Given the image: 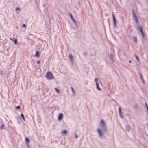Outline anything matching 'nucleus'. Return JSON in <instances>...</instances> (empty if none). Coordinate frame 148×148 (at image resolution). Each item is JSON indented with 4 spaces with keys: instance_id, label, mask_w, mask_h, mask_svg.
<instances>
[{
    "instance_id": "1",
    "label": "nucleus",
    "mask_w": 148,
    "mask_h": 148,
    "mask_svg": "<svg viewBox=\"0 0 148 148\" xmlns=\"http://www.w3.org/2000/svg\"><path fill=\"white\" fill-rule=\"evenodd\" d=\"M107 131V129H104L100 127H98L96 129V132L98 136L100 138L102 139L106 132Z\"/></svg>"
},
{
    "instance_id": "2",
    "label": "nucleus",
    "mask_w": 148,
    "mask_h": 148,
    "mask_svg": "<svg viewBox=\"0 0 148 148\" xmlns=\"http://www.w3.org/2000/svg\"><path fill=\"white\" fill-rule=\"evenodd\" d=\"M98 127L107 129V125L105 121L103 119H101L99 121V126Z\"/></svg>"
},
{
    "instance_id": "3",
    "label": "nucleus",
    "mask_w": 148,
    "mask_h": 148,
    "mask_svg": "<svg viewBox=\"0 0 148 148\" xmlns=\"http://www.w3.org/2000/svg\"><path fill=\"white\" fill-rule=\"evenodd\" d=\"M46 77L48 79L51 80L53 79L54 76L53 74L51 72H48L46 74Z\"/></svg>"
},
{
    "instance_id": "4",
    "label": "nucleus",
    "mask_w": 148,
    "mask_h": 148,
    "mask_svg": "<svg viewBox=\"0 0 148 148\" xmlns=\"http://www.w3.org/2000/svg\"><path fill=\"white\" fill-rule=\"evenodd\" d=\"M133 16L135 22L137 24H138V18L136 13L134 12H132Z\"/></svg>"
},
{
    "instance_id": "5",
    "label": "nucleus",
    "mask_w": 148,
    "mask_h": 148,
    "mask_svg": "<svg viewBox=\"0 0 148 148\" xmlns=\"http://www.w3.org/2000/svg\"><path fill=\"white\" fill-rule=\"evenodd\" d=\"M137 24L138 25L137 27V29L138 31H139L140 32L141 34V35L142 36L143 38H144L145 37V35L143 32L142 28L140 25H138V24Z\"/></svg>"
},
{
    "instance_id": "6",
    "label": "nucleus",
    "mask_w": 148,
    "mask_h": 148,
    "mask_svg": "<svg viewBox=\"0 0 148 148\" xmlns=\"http://www.w3.org/2000/svg\"><path fill=\"white\" fill-rule=\"evenodd\" d=\"M70 16L71 19L73 22L76 27H78V25L77 21L74 18L72 15L71 14Z\"/></svg>"
},
{
    "instance_id": "7",
    "label": "nucleus",
    "mask_w": 148,
    "mask_h": 148,
    "mask_svg": "<svg viewBox=\"0 0 148 148\" xmlns=\"http://www.w3.org/2000/svg\"><path fill=\"white\" fill-rule=\"evenodd\" d=\"M96 88L97 90L99 91L101 90L103 86L102 84H96Z\"/></svg>"
},
{
    "instance_id": "8",
    "label": "nucleus",
    "mask_w": 148,
    "mask_h": 148,
    "mask_svg": "<svg viewBox=\"0 0 148 148\" xmlns=\"http://www.w3.org/2000/svg\"><path fill=\"white\" fill-rule=\"evenodd\" d=\"M69 58L71 63L73 64L74 62L73 56L71 54H70L69 56Z\"/></svg>"
},
{
    "instance_id": "9",
    "label": "nucleus",
    "mask_w": 148,
    "mask_h": 148,
    "mask_svg": "<svg viewBox=\"0 0 148 148\" xmlns=\"http://www.w3.org/2000/svg\"><path fill=\"white\" fill-rule=\"evenodd\" d=\"M119 112L120 117L122 119L123 118V116L121 111V108L120 107H119Z\"/></svg>"
},
{
    "instance_id": "10",
    "label": "nucleus",
    "mask_w": 148,
    "mask_h": 148,
    "mask_svg": "<svg viewBox=\"0 0 148 148\" xmlns=\"http://www.w3.org/2000/svg\"><path fill=\"white\" fill-rule=\"evenodd\" d=\"M21 10V8L19 6L16 7L15 10L16 12L18 14L20 13Z\"/></svg>"
},
{
    "instance_id": "11",
    "label": "nucleus",
    "mask_w": 148,
    "mask_h": 148,
    "mask_svg": "<svg viewBox=\"0 0 148 148\" xmlns=\"http://www.w3.org/2000/svg\"><path fill=\"white\" fill-rule=\"evenodd\" d=\"M61 133L63 136H66L67 134V131L66 130H63L61 131Z\"/></svg>"
},
{
    "instance_id": "12",
    "label": "nucleus",
    "mask_w": 148,
    "mask_h": 148,
    "mask_svg": "<svg viewBox=\"0 0 148 148\" xmlns=\"http://www.w3.org/2000/svg\"><path fill=\"white\" fill-rule=\"evenodd\" d=\"M40 53L39 51H36V52L35 56L37 58H39L40 56Z\"/></svg>"
},
{
    "instance_id": "13",
    "label": "nucleus",
    "mask_w": 148,
    "mask_h": 148,
    "mask_svg": "<svg viewBox=\"0 0 148 148\" xmlns=\"http://www.w3.org/2000/svg\"><path fill=\"white\" fill-rule=\"evenodd\" d=\"M63 117V115L62 114H60L58 117V119L59 120H62Z\"/></svg>"
},
{
    "instance_id": "14",
    "label": "nucleus",
    "mask_w": 148,
    "mask_h": 148,
    "mask_svg": "<svg viewBox=\"0 0 148 148\" xmlns=\"http://www.w3.org/2000/svg\"><path fill=\"white\" fill-rule=\"evenodd\" d=\"M12 41L14 42V44L15 45H16L18 43V40L17 39L13 38V39L12 40Z\"/></svg>"
},
{
    "instance_id": "15",
    "label": "nucleus",
    "mask_w": 148,
    "mask_h": 148,
    "mask_svg": "<svg viewBox=\"0 0 148 148\" xmlns=\"http://www.w3.org/2000/svg\"><path fill=\"white\" fill-rule=\"evenodd\" d=\"M5 127V125L3 123H1V126H0V128L1 129H4Z\"/></svg>"
},
{
    "instance_id": "16",
    "label": "nucleus",
    "mask_w": 148,
    "mask_h": 148,
    "mask_svg": "<svg viewBox=\"0 0 148 148\" xmlns=\"http://www.w3.org/2000/svg\"><path fill=\"white\" fill-rule=\"evenodd\" d=\"M71 89L73 95L74 96H75V92L74 91V89L73 87H71Z\"/></svg>"
},
{
    "instance_id": "17",
    "label": "nucleus",
    "mask_w": 148,
    "mask_h": 148,
    "mask_svg": "<svg viewBox=\"0 0 148 148\" xmlns=\"http://www.w3.org/2000/svg\"><path fill=\"white\" fill-rule=\"evenodd\" d=\"M29 142L30 140L28 138H26L25 142L27 145H28Z\"/></svg>"
},
{
    "instance_id": "18",
    "label": "nucleus",
    "mask_w": 148,
    "mask_h": 148,
    "mask_svg": "<svg viewBox=\"0 0 148 148\" xmlns=\"http://www.w3.org/2000/svg\"><path fill=\"white\" fill-rule=\"evenodd\" d=\"M95 82L96 83H98V82H101L100 79L97 78L95 79Z\"/></svg>"
},
{
    "instance_id": "19",
    "label": "nucleus",
    "mask_w": 148,
    "mask_h": 148,
    "mask_svg": "<svg viewBox=\"0 0 148 148\" xmlns=\"http://www.w3.org/2000/svg\"><path fill=\"white\" fill-rule=\"evenodd\" d=\"M113 23L114 25V26H116V19H113Z\"/></svg>"
},
{
    "instance_id": "20",
    "label": "nucleus",
    "mask_w": 148,
    "mask_h": 148,
    "mask_svg": "<svg viewBox=\"0 0 148 148\" xmlns=\"http://www.w3.org/2000/svg\"><path fill=\"white\" fill-rule=\"evenodd\" d=\"M21 117L22 118V119L24 121H25V118L24 116L23 115V114H22L21 115Z\"/></svg>"
},
{
    "instance_id": "21",
    "label": "nucleus",
    "mask_w": 148,
    "mask_h": 148,
    "mask_svg": "<svg viewBox=\"0 0 148 148\" xmlns=\"http://www.w3.org/2000/svg\"><path fill=\"white\" fill-rule=\"evenodd\" d=\"M55 90L56 91V92L57 93L59 94V93H60V91L58 89H57V88H55Z\"/></svg>"
},
{
    "instance_id": "22",
    "label": "nucleus",
    "mask_w": 148,
    "mask_h": 148,
    "mask_svg": "<svg viewBox=\"0 0 148 148\" xmlns=\"http://www.w3.org/2000/svg\"><path fill=\"white\" fill-rule=\"evenodd\" d=\"M133 41L134 42H136L137 41V37H134V38Z\"/></svg>"
},
{
    "instance_id": "23",
    "label": "nucleus",
    "mask_w": 148,
    "mask_h": 148,
    "mask_svg": "<svg viewBox=\"0 0 148 148\" xmlns=\"http://www.w3.org/2000/svg\"><path fill=\"white\" fill-rule=\"evenodd\" d=\"M74 137H75V139H77V138H78V135L77 134H75V136H74Z\"/></svg>"
},
{
    "instance_id": "24",
    "label": "nucleus",
    "mask_w": 148,
    "mask_h": 148,
    "mask_svg": "<svg viewBox=\"0 0 148 148\" xmlns=\"http://www.w3.org/2000/svg\"><path fill=\"white\" fill-rule=\"evenodd\" d=\"M22 27L25 28H26V25L25 24H23L22 25Z\"/></svg>"
},
{
    "instance_id": "25",
    "label": "nucleus",
    "mask_w": 148,
    "mask_h": 148,
    "mask_svg": "<svg viewBox=\"0 0 148 148\" xmlns=\"http://www.w3.org/2000/svg\"><path fill=\"white\" fill-rule=\"evenodd\" d=\"M40 61L39 60H37V61H36V63L38 64H40Z\"/></svg>"
},
{
    "instance_id": "26",
    "label": "nucleus",
    "mask_w": 148,
    "mask_h": 148,
    "mask_svg": "<svg viewBox=\"0 0 148 148\" xmlns=\"http://www.w3.org/2000/svg\"><path fill=\"white\" fill-rule=\"evenodd\" d=\"M16 108L17 109H20V106H18L16 107Z\"/></svg>"
},
{
    "instance_id": "27",
    "label": "nucleus",
    "mask_w": 148,
    "mask_h": 148,
    "mask_svg": "<svg viewBox=\"0 0 148 148\" xmlns=\"http://www.w3.org/2000/svg\"><path fill=\"white\" fill-rule=\"evenodd\" d=\"M146 108L147 110V112H148V106H147V104H146Z\"/></svg>"
},
{
    "instance_id": "28",
    "label": "nucleus",
    "mask_w": 148,
    "mask_h": 148,
    "mask_svg": "<svg viewBox=\"0 0 148 148\" xmlns=\"http://www.w3.org/2000/svg\"><path fill=\"white\" fill-rule=\"evenodd\" d=\"M112 17H113V19H116V18H115V16L113 14Z\"/></svg>"
},
{
    "instance_id": "29",
    "label": "nucleus",
    "mask_w": 148,
    "mask_h": 148,
    "mask_svg": "<svg viewBox=\"0 0 148 148\" xmlns=\"http://www.w3.org/2000/svg\"><path fill=\"white\" fill-rule=\"evenodd\" d=\"M136 59H137V60H138H138H139V58L137 56H136Z\"/></svg>"
},
{
    "instance_id": "30",
    "label": "nucleus",
    "mask_w": 148,
    "mask_h": 148,
    "mask_svg": "<svg viewBox=\"0 0 148 148\" xmlns=\"http://www.w3.org/2000/svg\"><path fill=\"white\" fill-rule=\"evenodd\" d=\"M12 41V40L13 39V38H11L10 37L9 38Z\"/></svg>"
},
{
    "instance_id": "31",
    "label": "nucleus",
    "mask_w": 148,
    "mask_h": 148,
    "mask_svg": "<svg viewBox=\"0 0 148 148\" xmlns=\"http://www.w3.org/2000/svg\"><path fill=\"white\" fill-rule=\"evenodd\" d=\"M129 63H132V62H131V60L129 61Z\"/></svg>"
}]
</instances>
